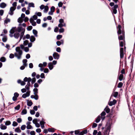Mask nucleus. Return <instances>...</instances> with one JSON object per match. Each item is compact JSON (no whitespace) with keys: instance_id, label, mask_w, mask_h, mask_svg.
<instances>
[{"instance_id":"nucleus-1","label":"nucleus","mask_w":135,"mask_h":135,"mask_svg":"<svg viewBox=\"0 0 135 135\" xmlns=\"http://www.w3.org/2000/svg\"><path fill=\"white\" fill-rule=\"evenodd\" d=\"M21 24H19V26L17 28H15L16 32L14 34V36L16 38H18L20 37V41L21 40L23 36L25 31V28L21 26Z\"/></svg>"},{"instance_id":"nucleus-2","label":"nucleus","mask_w":135,"mask_h":135,"mask_svg":"<svg viewBox=\"0 0 135 135\" xmlns=\"http://www.w3.org/2000/svg\"><path fill=\"white\" fill-rule=\"evenodd\" d=\"M16 52L15 53V55L18 59H20L22 54V51L21 50L20 47H17L16 48Z\"/></svg>"},{"instance_id":"nucleus-3","label":"nucleus","mask_w":135,"mask_h":135,"mask_svg":"<svg viewBox=\"0 0 135 135\" xmlns=\"http://www.w3.org/2000/svg\"><path fill=\"white\" fill-rule=\"evenodd\" d=\"M30 91L28 90L26 93L22 95V97L23 98H25L27 97H29L30 95Z\"/></svg>"},{"instance_id":"nucleus-4","label":"nucleus","mask_w":135,"mask_h":135,"mask_svg":"<svg viewBox=\"0 0 135 135\" xmlns=\"http://www.w3.org/2000/svg\"><path fill=\"white\" fill-rule=\"evenodd\" d=\"M55 7L53 6H52L50 9V11L49 12L48 14L49 15H52L53 14V13L54 12L55 10Z\"/></svg>"},{"instance_id":"nucleus-5","label":"nucleus","mask_w":135,"mask_h":135,"mask_svg":"<svg viewBox=\"0 0 135 135\" xmlns=\"http://www.w3.org/2000/svg\"><path fill=\"white\" fill-rule=\"evenodd\" d=\"M15 28L13 27L12 28L11 30L9 32L10 34H9L10 36L12 37L13 36V34L15 31Z\"/></svg>"},{"instance_id":"nucleus-6","label":"nucleus","mask_w":135,"mask_h":135,"mask_svg":"<svg viewBox=\"0 0 135 135\" xmlns=\"http://www.w3.org/2000/svg\"><path fill=\"white\" fill-rule=\"evenodd\" d=\"M16 7H11L10 9L9 13L11 15H12L13 14V11L15 9Z\"/></svg>"},{"instance_id":"nucleus-7","label":"nucleus","mask_w":135,"mask_h":135,"mask_svg":"<svg viewBox=\"0 0 135 135\" xmlns=\"http://www.w3.org/2000/svg\"><path fill=\"white\" fill-rule=\"evenodd\" d=\"M53 56L55 59H58L59 57V55L57 52H54L53 55Z\"/></svg>"},{"instance_id":"nucleus-8","label":"nucleus","mask_w":135,"mask_h":135,"mask_svg":"<svg viewBox=\"0 0 135 135\" xmlns=\"http://www.w3.org/2000/svg\"><path fill=\"white\" fill-rule=\"evenodd\" d=\"M20 47L22 49H24L25 51L26 52H27L29 50V49L28 47H24L23 45H21Z\"/></svg>"},{"instance_id":"nucleus-9","label":"nucleus","mask_w":135,"mask_h":135,"mask_svg":"<svg viewBox=\"0 0 135 135\" xmlns=\"http://www.w3.org/2000/svg\"><path fill=\"white\" fill-rule=\"evenodd\" d=\"M123 48H121L120 50V56L121 58H122L123 57Z\"/></svg>"},{"instance_id":"nucleus-10","label":"nucleus","mask_w":135,"mask_h":135,"mask_svg":"<svg viewBox=\"0 0 135 135\" xmlns=\"http://www.w3.org/2000/svg\"><path fill=\"white\" fill-rule=\"evenodd\" d=\"M30 22L31 23L33 26H35L36 25V22L34 21V20L32 18H31L30 20Z\"/></svg>"},{"instance_id":"nucleus-11","label":"nucleus","mask_w":135,"mask_h":135,"mask_svg":"<svg viewBox=\"0 0 135 135\" xmlns=\"http://www.w3.org/2000/svg\"><path fill=\"white\" fill-rule=\"evenodd\" d=\"M47 64V63L46 62H43V64L40 63V64L38 65L39 67H42L44 66V67H45Z\"/></svg>"},{"instance_id":"nucleus-12","label":"nucleus","mask_w":135,"mask_h":135,"mask_svg":"<svg viewBox=\"0 0 135 135\" xmlns=\"http://www.w3.org/2000/svg\"><path fill=\"white\" fill-rule=\"evenodd\" d=\"M116 103V101L114 99L113 101L110 102L109 103V105L110 106H112L113 105L115 104Z\"/></svg>"},{"instance_id":"nucleus-13","label":"nucleus","mask_w":135,"mask_h":135,"mask_svg":"<svg viewBox=\"0 0 135 135\" xmlns=\"http://www.w3.org/2000/svg\"><path fill=\"white\" fill-rule=\"evenodd\" d=\"M48 66L50 70H51L53 68L54 66H53V64L51 62L49 63L48 64Z\"/></svg>"},{"instance_id":"nucleus-14","label":"nucleus","mask_w":135,"mask_h":135,"mask_svg":"<svg viewBox=\"0 0 135 135\" xmlns=\"http://www.w3.org/2000/svg\"><path fill=\"white\" fill-rule=\"evenodd\" d=\"M106 113L104 112H103L101 114L102 119L103 120L105 118L104 116L105 115Z\"/></svg>"},{"instance_id":"nucleus-15","label":"nucleus","mask_w":135,"mask_h":135,"mask_svg":"<svg viewBox=\"0 0 135 135\" xmlns=\"http://www.w3.org/2000/svg\"><path fill=\"white\" fill-rule=\"evenodd\" d=\"M0 128L1 129L4 130L7 128V127L3 124H1L0 126Z\"/></svg>"},{"instance_id":"nucleus-16","label":"nucleus","mask_w":135,"mask_h":135,"mask_svg":"<svg viewBox=\"0 0 135 135\" xmlns=\"http://www.w3.org/2000/svg\"><path fill=\"white\" fill-rule=\"evenodd\" d=\"M45 122L43 121H41L40 122V124L41 125V128L43 129L44 128Z\"/></svg>"},{"instance_id":"nucleus-17","label":"nucleus","mask_w":135,"mask_h":135,"mask_svg":"<svg viewBox=\"0 0 135 135\" xmlns=\"http://www.w3.org/2000/svg\"><path fill=\"white\" fill-rule=\"evenodd\" d=\"M44 9V12L46 13L48 11L49 9V7L47 6H45Z\"/></svg>"},{"instance_id":"nucleus-18","label":"nucleus","mask_w":135,"mask_h":135,"mask_svg":"<svg viewBox=\"0 0 135 135\" xmlns=\"http://www.w3.org/2000/svg\"><path fill=\"white\" fill-rule=\"evenodd\" d=\"M6 6V4L4 3H1L0 5V7L2 8H4Z\"/></svg>"},{"instance_id":"nucleus-19","label":"nucleus","mask_w":135,"mask_h":135,"mask_svg":"<svg viewBox=\"0 0 135 135\" xmlns=\"http://www.w3.org/2000/svg\"><path fill=\"white\" fill-rule=\"evenodd\" d=\"M27 60L26 59H24L23 60L22 62L23 64V65L25 66H27L26 62H27Z\"/></svg>"},{"instance_id":"nucleus-20","label":"nucleus","mask_w":135,"mask_h":135,"mask_svg":"<svg viewBox=\"0 0 135 135\" xmlns=\"http://www.w3.org/2000/svg\"><path fill=\"white\" fill-rule=\"evenodd\" d=\"M15 131L16 132L20 133L21 132V131L19 127L16 128L15 129Z\"/></svg>"},{"instance_id":"nucleus-21","label":"nucleus","mask_w":135,"mask_h":135,"mask_svg":"<svg viewBox=\"0 0 135 135\" xmlns=\"http://www.w3.org/2000/svg\"><path fill=\"white\" fill-rule=\"evenodd\" d=\"M58 27H59L61 28L63 26H65L66 25L65 23H60L58 25Z\"/></svg>"},{"instance_id":"nucleus-22","label":"nucleus","mask_w":135,"mask_h":135,"mask_svg":"<svg viewBox=\"0 0 135 135\" xmlns=\"http://www.w3.org/2000/svg\"><path fill=\"white\" fill-rule=\"evenodd\" d=\"M38 89L36 88H35L33 89L34 91V95L37 94L38 93Z\"/></svg>"},{"instance_id":"nucleus-23","label":"nucleus","mask_w":135,"mask_h":135,"mask_svg":"<svg viewBox=\"0 0 135 135\" xmlns=\"http://www.w3.org/2000/svg\"><path fill=\"white\" fill-rule=\"evenodd\" d=\"M35 40V38L33 36H31L30 38V40L31 42H33Z\"/></svg>"},{"instance_id":"nucleus-24","label":"nucleus","mask_w":135,"mask_h":135,"mask_svg":"<svg viewBox=\"0 0 135 135\" xmlns=\"http://www.w3.org/2000/svg\"><path fill=\"white\" fill-rule=\"evenodd\" d=\"M123 77V75L122 74H121L120 75L119 77V79L120 81H121L122 80Z\"/></svg>"},{"instance_id":"nucleus-25","label":"nucleus","mask_w":135,"mask_h":135,"mask_svg":"<svg viewBox=\"0 0 135 135\" xmlns=\"http://www.w3.org/2000/svg\"><path fill=\"white\" fill-rule=\"evenodd\" d=\"M27 113V110L26 109H23L21 112V114L24 115L26 114Z\"/></svg>"},{"instance_id":"nucleus-26","label":"nucleus","mask_w":135,"mask_h":135,"mask_svg":"<svg viewBox=\"0 0 135 135\" xmlns=\"http://www.w3.org/2000/svg\"><path fill=\"white\" fill-rule=\"evenodd\" d=\"M29 7H35L34 4L33 3H30L28 4Z\"/></svg>"},{"instance_id":"nucleus-27","label":"nucleus","mask_w":135,"mask_h":135,"mask_svg":"<svg viewBox=\"0 0 135 135\" xmlns=\"http://www.w3.org/2000/svg\"><path fill=\"white\" fill-rule=\"evenodd\" d=\"M33 32L36 37L37 36V32L36 30H33Z\"/></svg>"},{"instance_id":"nucleus-28","label":"nucleus","mask_w":135,"mask_h":135,"mask_svg":"<svg viewBox=\"0 0 135 135\" xmlns=\"http://www.w3.org/2000/svg\"><path fill=\"white\" fill-rule=\"evenodd\" d=\"M7 40V38L6 36H4L2 38V40L3 42H6Z\"/></svg>"},{"instance_id":"nucleus-29","label":"nucleus","mask_w":135,"mask_h":135,"mask_svg":"<svg viewBox=\"0 0 135 135\" xmlns=\"http://www.w3.org/2000/svg\"><path fill=\"white\" fill-rule=\"evenodd\" d=\"M23 20L21 17H19L18 20V22L20 23H22L23 22Z\"/></svg>"},{"instance_id":"nucleus-30","label":"nucleus","mask_w":135,"mask_h":135,"mask_svg":"<svg viewBox=\"0 0 135 135\" xmlns=\"http://www.w3.org/2000/svg\"><path fill=\"white\" fill-rule=\"evenodd\" d=\"M28 41L27 40H26L24 41L23 43V45L24 46H26L28 44Z\"/></svg>"},{"instance_id":"nucleus-31","label":"nucleus","mask_w":135,"mask_h":135,"mask_svg":"<svg viewBox=\"0 0 135 135\" xmlns=\"http://www.w3.org/2000/svg\"><path fill=\"white\" fill-rule=\"evenodd\" d=\"M6 60V58L4 57H2L0 59V61L2 62H5Z\"/></svg>"},{"instance_id":"nucleus-32","label":"nucleus","mask_w":135,"mask_h":135,"mask_svg":"<svg viewBox=\"0 0 135 135\" xmlns=\"http://www.w3.org/2000/svg\"><path fill=\"white\" fill-rule=\"evenodd\" d=\"M123 85V84L122 83L120 82L118 84V87L119 88H120Z\"/></svg>"},{"instance_id":"nucleus-33","label":"nucleus","mask_w":135,"mask_h":135,"mask_svg":"<svg viewBox=\"0 0 135 135\" xmlns=\"http://www.w3.org/2000/svg\"><path fill=\"white\" fill-rule=\"evenodd\" d=\"M105 111H106V112L107 113H108L110 111V109L109 108H108V107H106V108L105 109Z\"/></svg>"},{"instance_id":"nucleus-34","label":"nucleus","mask_w":135,"mask_h":135,"mask_svg":"<svg viewBox=\"0 0 135 135\" xmlns=\"http://www.w3.org/2000/svg\"><path fill=\"white\" fill-rule=\"evenodd\" d=\"M11 123V122L10 121H7L6 122L5 124L6 126H8L10 125Z\"/></svg>"},{"instance_id":"nucleus-35","label":"nucleus","mask_w":135,"mask_h":135,"mask_svg":"<svg viewBox=\"0 0 135 135\" xmlns=\"http://www.w3.org/2000/svg\"><path fill=\"white\" fill-rule=\"evenodd\" d=\"M100 120V117L99 116L96 120L95 122L97 123L99 122Z\"/></svg>"},{"instance_id":"nucleus-36","label":"nucleus","mask_w":135,"mask_h":135,"mask_svg":"<svg viewBox=\"0 0 135 135\" xmlns=\"http://www.w3.org/2000/svg\"><path fill=\"white\" fill-rule=\"evenodd\" d=\"M26 127V126L25 125H22L21 127V129L22 130H24Z\"/></svg>"},{"instance_id":"nucleus-37","label":"nucleus","mask_w":135,"mask_h":135,"mask_svg":"<svg viewBox=\"0 0 135 135\" xmlns=\"http://www.w3.org/2000/svg\"><path fill=\"white\" fill-rule=\"evenodd\" d=\"M18 124L15 121H13V122L12 126L14 127L17 126Z\"/></svg>"},{"instance_id":"nucleus-38","label":"nucleus","mask_w":135,"mask_h":135,"mask_svg":"<svg viewBox=\"0 0 135 135\" xmlns=\"http://www.w3.org/2000/svg\"><path fill=\"white\" fill-rule=\"evenodd\" d=\"M48 131L49 132H55V130L53 128H49L48 129Z\"/></svg>"},{"instance_id":"nucleus-39","label":"nucleus","mask_w":135,"mask_h":135,"mask_svg":"<svg viewBox=\"0 0 135 135\" xmlns=\"http://www.w3.org/2000/svg\"><path fill=\"white\" fill-rule=\"evenodd\" d=\"M35 112L33 110H30V113L31 114L33 115L35 113Z\"/></svg>"},{"instance_id":"nucleus-40","label":"nucleus","mask_w":135,"mask_h":135,"mask_svg":"<svg viewBox=\"0 0 135 135\" xmlns=\"http://www.w3.org/2000/svg\"><path fill=\"white\" fill-rule=\"evenodd\" d=\"M118 94V92H115L113 93V95L114 97H116L117 96Z\"/></svg>"},{"instance_id":"nucleus-41","label":"nucleus","mask_w":135,"mask_h":135,"mask_svg":"<svg viewBox=\"0 0 135 135\" xmlns=\"http://www.w3.org/2000/svg\"><path fill=\"white\" fill-rule=\"evenodd\" d=\"M35 14L38 16H41L42 15L41 13L40 12H36L35 13Z\"/></svg>"},{"instance_id":"nucleus-42","label":"nucleus","mask_w":135,"mask_h":135,"mask_svg":"<svg viewBox=\"0 0 135 135\" xmlns=\"http://www.w3.org/2000/svg\"><path fill=\"white\" fill-rule=\"evenodd\" d=\"M26 128L28 129H30L32 128V126L30 125H27Z\"/></svg>"},{"instance_id":"nucleus-43","label":"nucleus","mask_w":135,"mask_h":135,"mask_svg":"<svg viewBox=\"0 0 135 135\" xmlns=\"http://www.w3.org/2000/svg\"><path fill=\"white\" fill-rule=\"evenodd\" d=\"M62 36L61 35H58L57 36V40H59L62 37Z\"/></svg>"},{"instance_id":"nucleus-44","label":"nucleus","mask_w":135,"mask_h":135,"mask_svg":"<svg viewBox=\"0 0 135 135\" xmlns=\"http://www.w3.org/2000/svg\"><path fill=\"white\" fill-rule=\"evenodd\" d=\"M27 105L29 106H31L32 104V102L30 101L27 102Z\"/></svg>"},{"instance_id":"nucleus-45","label":"nucleus","mask_w":135,"mask_h":135,"mask_svg":"<svg viewBox=\"0 0 135 135\" xmlns=\"http://www.w3.org/2000/svg\"><path fill=\"white\" fill-rule=\"evenodd\" d=\"M49 71V70L48 68H45L44 70V72L45 73H47Z\"/></svg>"},{"instance_id":"nucleus-46","label":"nucleus","mask_w":135,"mask_h":135,"mask_svg":"<svg viewBox=\"0 0 135 135\" xmlns=\"http://www.w3.org/2000/svg\"><path fill=\"white\" fill-rule=\"evenodd\" d=\"M32 28V26H29L27 27V29L28 30L30 31L31 30Z\"/></svg>"},{"instance_id":"nucleus-47","label":"nucleus","mask_w":135,"mask_h":135,"mask_svg":"<svg viewBox=\"0 0 135 135\" xmlns=\"http://www.w3.org/2000/svg\"><path fill=\"white\" fill-rule=\"evenodd\" d=\"M17 121L18 123H20L22 121V119L21 118H18L17 119Z\"/></svg>"},{"instance_id":"nucleus-48","label":"nucleus","mask_w":135,"mask_h":135,"mask_svg":"<svg viewBox=\"0 0 135 135\" xmlns=\"http://www.w3.org/2000/svg\"><path fill=\"white\" fill-rule=\"evenodd\" d=\"M20 105H18L15 108V109L18 110L20 108Z\"/></svg>"},{"instance_id":"nucleus-49","label":"nucleus","mask_w":135,"mask_h":135,"mask_svg":"<svg viewBox=\"0 0 135 135\" xmlns=\"http://www.w3.org/2000/svg\"><path fill=\"white\" fill-rule=\"evenodd\" d=\"M14 57V55L12 54H11L9 55V57L10 58L12 59Z\"/></svg>"},{"instance_id":"nucleus-50","label":"nucleus","mask_w":135,"mask_h":135,"mask_svg":"<svg viewBox=\"0 0 135 135\" xmlns=\"http://www.w3.org/2000/svg\"><path fill=\"white\" fill-rule=\"evenodd\" d=\"M36 79L35 78H32V80H31V83L32 84L34 83L36 81Z\"/></svg>"},{"instance_id":"nucleus-51","label":"nucleus","mask_w":135,"mask_h":135,"mask_svg":"<svg viewBox=\"0 0 135 135\" xmlns=\"http://www.w3.org/2000/svg\"><path fill=\"white\" fill-rule=\"evenodd\" d=\"M40 77L42 78H45V74L44 73H42L40 75Z\"/></svg>"},{"instance_id":"nucleus-52","label":"nucleus","mask_w":135,"mask_h":135,"mask_svg":"<svg viewBox=\"0 0 135 135\" xmlns=\"http://www.w3.org/2000/svg\"><path fill=\"white\" fill-rule=\"evenodd\" d=\"M61 49L60 47H57L56 49V51L58 52H61Z\"/></svg>"},{"instance_id":"nucleus-53","label":"nucleus","mask_w":135,"mask_h":135,"mask_svg":"<svg viewBox=\"0 0 135 135\" xmlns=\"http://www.w3.org/2000/svg\"><path fill=\"white\" fill-rule=\"evenodd\" d=\"M37 119H34L32 121L33 123L35 124L37 123Z\"/></svg>"},{"instance_id":"nucleus-54","label":"nucleus","mask_w":135,"mask_h":135,"mask_svg":"<svg viewBox=\"0 0 135 135\" xmlns=\"http://www.w3.org/2000/svg\"><path fill=\"white\" fill-rule=\"evenodd\" d=\"M62 5L63 3L61 2H60L58 4V6L60 7H61L62 6Z\"/></svg>"},{"instance_id":"nucleus-55","label":"nucleus","mask_w":135,"mask_h":135,"mask_svg":"<svg viewBox=\"0 0 135 135\" xmlns=\"http://www.w3.org/2000/svg\"><path fill=\"white\" fill-rule=\"evenodd\" d=\"M22 92L23 93H24L26 92V90L25 88H23L21 90Z\"/></svg>"},{"instance_id":"nucleus-56","label":"nucleus","mask_w":135,"mask_h":135,"mask_svg":"<svg viewBox=\"0 0 135 135\" xmlns=\"http://www.w3.org/2000/svg\"><path fill=\"white\" fill-rule=\"evenodd\" d=\"M124 36H120L118 37L119 39V40H122L124 38Z\"/></svg>"},{"instance_id":"nucleus-57","label":"nucleus","mask_w":135,"mask_h":135,"mask_svg":"<svg viewBox=\"0 0 135 135\" xmlns=\"http://www.w3.org/2000/svg\"><path fill=\"white\" fill-rule=\"evenodd\" d=\"M10 21V20L9 19H6L4 21V22L6 23H7L8 22H9Z\"/></svg>"},{"instance_id":"nucleus-58","label":"nucleus","mask_w":135,"mask_h":135,"mask_svg":"<svg viewBox=\"0 0 135 135\" xmlns=\"http://www.w3.org/2000/svg\"><path fill=\"white\" fill-rule=\"evenodd\" d=\"M59 22L60 23H64V21L63 19H61L59 20Z\"/></svg>"},{"instance_id":"nucleus-59","label":"nucleus","mask_w":135,"mask_h":135,"mask_svg":"<svg viewBox=\"0 0 135 135\" xmlns=\"http://www.w3.org/2000/svg\"><path fill=\"white\" fill-rule=\"evenodd\" d=\"M45 6L44 5H42L40 7V8L41 9H43L44 8Z\"/></svg>"},{"instance_id":"nucleus-60","label":"nucleus","mask_w":135,"mask_h":135,"mask_svg":"<svg viewBox=\"0 0 135 135\" xmlns=\"http://www.w3.org/2000/svg\"><path fill=\"white\" fill-rule=\"evenodd\" d=\"M38 97L37 94L35 95L34 99L36 100H38Z\"/></svg>"},{"instance_id":"nucleus-61","label":"nucleus","mask_w":135,"mask_h":135,"mask_svg":"<svg viewBox=\"0 0 135 135\" xmlns=\"http://www.w3.org/2000/svg\"><path fill=\"white\" fill-rule=\"evenodd\" d=\"M4 11L3 10H0V15L1 16H2L3 13Z\"/></svg>"},{"instance_id":"nucleus-62","label":"nucleus","mask_w":135,"mask_h":135,"mask_svg":"<svg viewBox=\"0 0 135 135\" xmlns=\"http://www.w3.org/2000/svg\"><path fill=\"white\" fill-rule=\"evenodd\" d=\"M56 44L58 46H59L61 45V42L60 41H57L56 42Z\"/></svg>"},{"instance_id":"nucleus-63","label":"nucleus","mask_w":135,"mask_h":135,"mask_svg":"<svg viewBox=\"0 0 135 135\" xmlns=\"http://www.w3.org/2000/svg\"><path fill=\"white\" fill-rule=\"evenodd\" d=\"M19 94L17 93H15L14 94V96L17 98L19 96Z\"/></svg>"},{"instance_id":"nucleus-64","label":"nucleus","mask_w":135,"mask_h":135,"mask_svg":"<svg viewBox=\"0 0 135 135\" xmlns=\"http://www.w3.org/2000/svg\"><path fill=\"white\" fill-rule=\"evenodd\" d=\"M30 134L31 135H35V132L34 131H32L30 132Z\"/></svg>"}]
</instances>
